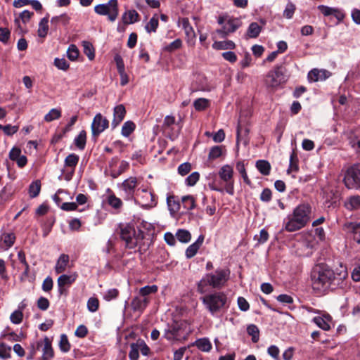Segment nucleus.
Returning a JSON list of instances; mask_svg holds the SVG:
<instances>
[{
  "instance_id": "29",
  "label": "nucleus",
  "mask_w": 360,
  "mask_h": 360,
  "mask_svg": "<svg viewBox=\"0 0 360 360\" xmlns=\"http://www.w3.org/2000/svg\"><path fill=\"white\" fill-rule=\"evenodd\" d=\"M212 47L216 50H231L235 49L236 45L233 41L227 40L223 41H214L212 44Z\"/></svg>"
},
{
  "instance_id": "20",
  "label": "nucleus",
  "mask_w": 360,
  "mask_h": 360,
  "mask_svg": "<svg viewBox=\"0 0 360 360\" xmlns=\"http://www.w3.org/2000/svg\"><path fill=\"white\" fill-rule=\"evenodd\" d=\"M140 15L135 10L125 11L122 15V22L124 25H130L139 21Z\"/></svg>"
},
{
  "instance_id": "34",
  "label": "nucleus",
  "mask_w": 360,
  "mask_h": 360,
  "mask_svg": "<svg viewBox=\"0 0 360 360\" xmlns=\"http://www.w3.org/2000/svg\"><path fill=\"white\" fill-rule=\"evenodd\" d=\"M79 162V156L75 153L68 155L65 159V166L72 168V173Z\"/></svg>"
},
{
  "instance_id": "21",
  "label": "nucleus",
  "mask_w": 360,
  "mask_h": 360,
  "mask_svg": "<svg viewBox=\"0 0 360 360\" xmlns=\"http://www.w3.org/2000/svg\"><path fill=\"white\" fill-rule=\"evenodd\" d=\"M203 240L204 236L200 235L195 243H192L187 248L186 250V256L187 258H192L196 255L199 248L202 245Z\"/></svg>"
},
{
  "instance_id": "41",
  "label": "nucleus",
  "mask_w": 360,
  "mask_h": 360,
  "mask_svg": "<svg viewBox=\"0 0 360 360\" xmlns=\"http://www.w3.org/2000/svg\"><path fill=\"white\" fill-rule=\"evenodd\" d=\"M82 46L84 54L90 60H92L95 57V50L92 44L89 41H83Z\"/></svg>"
},
{
  "instance_id": "43",
  "label": "nucleus",
  "mask_w": 360,
  "mask_h": 360,
  "mask_svg": "<svg viewBox=\"0 0 360 360\" xmlns=\"http://www.w3.org/2000/svg\"><path fill=\"white\" fill-rule=\"evenodd\" d=\"M183 206L188 210H191L195 207V200L192 195H186L182 198Z\"/></svg>"
},
{
  "instance_id": "10",
  "label": "nucleus",
  "mask_w": 360,
  "mask_h": 360,
  "mask_svg": "<svg viewBox=\"0 0 360 360\" xmlns=\"http://www.w3.org/2000/svg\"><path fill=\"white\" fill-rule=\"evenodd\" d=\"M217 21L219 25H223L221 29L217 31L220 37L223 38L226 37L229 34L234 32L241 26V21L238 18L220 16Z\"/></svg>"
},
{
  "instance_id": "47",
  "label": "nucleus",
  "mask_w": 360,
  "mask_h": 360,
  "mask_svg": "<svg viewBox=\"0 0 360 360\" xmlns=\"http://www.w3.org/2000/svg\"><path fill=\"white\" fill-rule=\"evenodd\" d=\"M248 333L252 336L253 342H257L259 340V330L257 326L251 324L247 328Z\"/></svg>"
},
{
  "instance_id": "36",
  "label": "nucleus",
  "mask_w": 360,
  "mask_h": 360,
  "mask_svg": "<svg viewBox=\"0 0 360 360\" xmlns=\"http://www.w3.org/2000/svg\"><path fill=\"white\" fill-rule=\"evenodd\" d=\"M159 21H158V17L157 15H154L149 22L146 25L145 29L147 32L151 33V32H155L157 30V28L158 27Z\"/></svg>"
},
{
  "instance_id": "12",
  "label": "nucleus",
  "mask_w": 360,
  "mask_h": 360,
  "mask_svg": "<svg viewBox=\"0 0 360 360\" xmlns=\"http://www.w3.org/2000/svg\"><path fill=\"white\" fill-rule=\"evenodd\" d=\"M108 120L101 113L96 114L91 126L92 135L94 136H98L101 133L108 128Z\"/></svg>"
},
{
  "instance_id": "26",
  "label": "nucleus",
  "mask_w": 360,
  "mask_h": 360,
  "mask_svg": "<svg viewBox=\"0 0 360 360\" xmlns=\"http://www.w3.org/2000/svg\"><path fill=\"white\" fill-rule=\"evenodd\" d=\"M347 231L354 233V239L360 244V222H349L345 224Z\"/></svg>"
},
{
  "instance_id": "13",
  "label": "nucleus",
  "mask_w": 360,
  "mask_h": 360,
  "mask_svg": "<svg viewBox=\"0 0 360 360\" xmlns=\"http://www.w3.org/2000/svg\"><path fill=\"white\" fill-rule=\"evenodd\" d=\"M178 26H181L185 32L186 41L191 46L195 45L196 35L195 31L186 18H179L178 20Z\"/></svg>"
},
{
  "instance_id": "24",
  "label": "nucleus",
  "mask_w": 360,
  "mask_h": 360,
  "mask_svg": "<svg viewBox=\"0 0 360 360\" xmlns=\"http://www.w3.org/2000/svg\"><path fill=\"white\" fill-rule=\"evenodd\" d=\"M70 261V257L68 255L62 254L57 260L55 266V271L56 274H60L66 270Z\"/></svg>"
},
{
  "instance_id": "11",
  "label": "nucleus",
  "mask_w": 360,
  "mask_h": 360,
  "mask_svg": "<svg viewBox=\"0 0 360 360\" xmlns=\"http://www.w3.org/2000/svg\"><path fill=\"white\" fill-rule=\"evenodd\" d=\"M134 200L136 204L144 208H151L157 204L155 195L147 189H142Z\"/></svg>"
},
{
  "instance_id": "55",
  "label": "nucleus",
  "mask_w": 360,
  "mask_h": 360,
  "mask_svg": "<svg viewBox=\"0 0 360 360\" xmlns=\"http://www.w3.org/2000/svg\"><path fill=\"white\" fill-rule=\"evenodd\" d=\"M182 46V41L180 39H176L169 44L165 46L164 50L168 52H173L175 50L180 49Z\"/></svg>"
},
{
  "instance_id": "9",
  "label": "nucleus",
  "mask_w": 360,
  "mask_h": 360,
  "mask_svg": "<svg viewBox=\"0 0 360 360\" xmlns=\"http://www.w3.org/2000/svg\"><path fill=\"white\" fill-rule=\"evenodd\" d=\"M343 182L349 189L360 188V164H355L347 168L345 172Z\"/></svg>"
},
{
  "instance_id": "52",
  "label": "nucleus",
  "mask_w": 360,
  "mask_h": 360,
  "mask_svg": "<svg viewBox=\"0 0 360 360\" xmlns=\"http://www.w3.org/2000/svg\"><path fill=\"white\" fill-rule=\"evenodd\" d=\"M59 347L61 351L63 352H68L70 349V345L69 343L68 337L66 335L63 334L60 335V340L59 342Z\"/></svg>"
},
{
  "instance_id": "35",
  "label": "nucleus",
  "mask_w": 360,
  "mask_h": 360,
  "mask_svg": "<svg viewBox=\"0 0 360 360\" xmlns=\"http://www.w3.org/2000/svg\"><path fill=\"white\" fill-rule=\"evenodd\" d=\"M86 141V132L84 130L81 131L74 140L75 146L80 150H83L85 148Z\"/></svg>"
},
{
  "instance_id": "30",
  "label": "nucleus",
  "mask_w": 360,
  "mask_h": 360,
  "mask_svg": "<svg viewBox=\"0 0 360 360\" xmlns=\"http://www.w3.org/2000/svg\"><path fill=\"white\" fill-rule=\"evenodd\" d=\"M49 31V18L47 17L43 18L39 23L37 34L39 37L44 38L47 35Z\"/></svg>"
},
{
  "instance_id": "49",
  "label": "nucleus",
  "mask_w": 360,
  "mask_h": 360,
  "mask_svg": "<svg viewBox=\"0 0 360 360\" xmlns=\"http://www.w3.org/2000/svg\"><path fill=\"white\" fill-rule=\"evenodd\" d=\"M167 203L171 212H176L180 209L179 202H176L172 195L167 196Z\"/></svg>"
},
{
  "instance_id": "40",
  "label": "nucleus",
  "mask_w": 360,
  "mask_h": 360,
  "mask_svg": "<svg viewBox=\"0 0 360 360\" xmlns=\"http://www.w3.org/2000/svg\"><path fill=\"white\" fill-rule=\"evenodd\" d=\"M176 238L181 243H188L191 240V235L187 230L179 229L176 233Z\"/></svg>"
},
{
  "instance_id": "60",
  "label": "nucleus",
  "mask_w": 360,
  "mask_h": 360,
  "mask_svg": "<svg viewBox=\"0 0 360 360\" xmlns=\"http://www.w3.org/2000/svg\"><path fill=\"white\" fill-rule=\"evenodd\" d=\"M269 233L265 229H262L259 235H255L254 239L257 240V244H263L267 241Z\"/></svg>"
},
{
  "instance_id": "57",
  "label": "nucleus",
  "mask_w": 360,
  "mask_h": 360,
  "mask_svg": "<svg viewBox=\"0 0 360 360\" xmlns=\"http://www.w3.org/2000/svg\"><path fill=\"white\" fill-rule=\"evenodd\" d=\"M67 55L70 60H75L79 56V50L74 44H71L67 51Z\"/></svg>"
},
{
  "instance_id": "22",
  "label": "nucleus",
  "mask_w": 360,
  "mask_h": 360,
  "mask_svg": "<svg viewBox=\"0 0 360 360\" xmlns=\"http://www.w3.org/2000/svg\"><path fill=\"white\" fill-rule=\"evenodd\" d=\"M15 236L13 233H6L1 235L0 238V247L2 249L7 250L10 248L15 243Z\"/></svg>"
},
{
  "instance_id": "3",
  "label": "nucleus",
  "mask_w": 360,
  "mask_h": 360,
  "mask_svg": "<svg viewBox=\"0 0 360 360\" xmlns=\"http://www.w3.org/2000/svg\"><path fill=\"white\" fill-rule=\"evenodd\" d=\"M311 207L308 204H301L293 211L292 217H288L285 223L286 231L292 232L304 227L309 221Z\"/></svg>"
},
{
  "instance_id": "46",
  "label": "nucleus",
  "mask_w": 360,
  "mask_h": 360,
  "mask_svg": "<svg viewBox=\"0 0 360 360\" xmlns=\"http://www.w3.org/2000/svg\"><path fill=\"white\" fill-rule=\"evenodd\" d=\"M236 169L238 171V172L241 174V176L245 184L248 185H250L251 181L250 179L248 176L245 165L243 162H238L236 163Z\"/></svg>"
},
{
  "instance_id": "58",
  "label": "nucleus",
  "mask_w": 360,
  "mask_h": 360,
  "mask_svg": "<svg viewBox=\"0 0 360 360\" xmlns=\"http://www.w3.org/2000/svg\"><path fill=\"white\" fill-rule=\"evenodd\" d=\"M99 307V301L96 297H90L87 301V309L91 312H95Z\"/></svg>"
},
{
  "instance_id": "63",
  "label": "nucleus",
  "mask_w": 360,
  "mask_h": 360,
  "mask_svg": "<svg viewBox=\"0 0 360 360\" xmlns=\"http://www.w3.org/2000/svg\"><path fill=\"white\" fill-rule=\"evenodd\" d=\"M200 174L198 172H195L191 173L186 179V184L189 186H194L199 180Z\"/></svg>"
},
{
  "instance_id": "16",
  "label": "nucleus",
  "mask_w": 360,
  "mask_h": 360,
  "mask_svg": "<svg viewBox=\"0 0 360 360\" xmlns=\"http://www.w3.org/2000/svg\"><path fill=\"white\" fill-rule=\"evenodd\" d=\"M331 75L330 72L326 70L313 69L308 73V79L310 82L323 81Z\"/></svg>"
},
{
  "instance_id": "54",
  "label": "nucleus",
  "mask_w": 360,
  "mask_h": 360,
  "mask_svg": "<svg viewBox=\"0 0 360 360\" xmlns=\"http://www.w3.org/2000/svg\"><path fill=\"white\" fill-rule=\"evenodd\" d=\"M222 153V147L219 146H213L211 148L208 158L210 160H214L219 158Z\"/></svg>"
},
{
  "instance_id": "32",
  "label": "nucleus",
  "mask_w": 360,
  "mask_h": 360,
  "mask_svg": "<svg viewBox=\"0 0 360 360\" xmlns=\"http://www.w3.org/2000/svg\"><path fill=\"white\" fill-rule=\"evenodd\" d=\"M262 27L257 22H252L250 24L248 30L247 35L250 38H256L259 36L261 32Z\"/></svg>"
},
{
  "instance_id": "53",
  "label": "nucleus",
  "mask_w": 360,
  "mask_h": 360,
  "mask_svg": "<svg viewBox=\"0 0 360 360\" xmlns=\"http://www.w3.org/2000/svg\"><path fill=\"white\" fill-rule=\"evenodd\" d=\"M249 133V129L247 127L243 128L241 125V124L239 122L237 127V131H236V143L238 145L240 139L243 136H248Z\"/></svg>"
},
{
  "instance_id": "14",
  "label": "nucleus",
  "mask_w": 360,
  "mask_h": 360,
  "mask_svg": "<svg viewBox=\"0 0 360 360\" xmlns=\"http://www.w3.org/2000/svg\"><path fill=\"white\" fill-rule=\"evenodd\" d=\"M138 186V179L135 176H130L125 179L118 186L124 192L126 195V200H130L133 198L135 189Z\"/></svg>"
},
{
  "instance_id": "64",
  "label": "nucleus",
  "mask_w": 360,
  "mask_h": 360,
  "mask_svg": "<svg viewBox=\"0 0 360 360\" xmlns=\"http://www.w3.org/2000/svg\"><path fill=\"white\" fill-rule=\"evenodd\" d=\"M267 353L275 360H280L279 359V353L280 350L278 347L276 345H271L267 349Z\"/></svg>"
},
{
  "instance_id": "56",
  "label": "nucleus",
  "mask_w": 360,
  "mask_h": 360,
  "mask_svg": "<svg viewBox=\"0 0 360 360\" xmlns=\"http://www.w3.org/2000/svg\"><path fill=\"white\" fill-rule=\"evenodd\" d=\"M23 319V313L21 310L14 311L10 316L11 321L14 324H20Z\"/></svg>"
},
{
  "instance_id": "5",
  "label": "nucleus",
  "mask_w": 360,
  "mask_h": 360,
  "mask_svg": "<svg viewBox=\"0 0 360 360\" xmlns=\"http://www.w3.org/2000/svg\"><path fill=\"white\" fill-rule=\"evenodd\" d=\"M233 169L229 165H223L219 170V176L221 181L224 183V186L210 184V188L218 192L226 191L230 195H234V179Z\"/></svg>"
},
{
  "instance_id": "50",
  "label": "nucleus",
  "mask_w": 360,
  "mask_h": 360,
  "mask_svg": "<svg viewBox=\"0 0 360 360\" xmlns=\"http://www.w3.org/2000/svg\"><path fill=\"white\" fill-rule=\"evenodd\" d=\"M208 105L209 101L204 98H198L193 103L196 110H203L207 108Z\"/></svg>"
},
{
  "instance_id": "39",
  "label": "nucleus",
  "mask_w": 360,
  "mask_h": 360,
  "mask_svg": "<svg viewBox=\"0 0 360 360\" xmlns=\"http://www.w3.org/2000/svg\"><path fill=\"white\" fill-rule=\"evenodd\" d=\"M329 319L328 317H314L313 321L321 329L324 330H329L330 327L328 322Z\"/></svg>"
},
{
  "instance_id": "51",
  "label": "nucleus",
  "mask_w": 360,
  "mask_h": 360,
  "mask_svg": "<svg viewBox=\"0 0 360 360\" xmlns=\"http://www.w3.org/2000/svg\"><path fill=\"white\" fill-rule=\"evenodd\" d=\"M296 7L294 4L292 2H288L286 5V7L283 11V16L287 19H290L292 18L295 11Z\"/></svg>"
},
{
  "instance_id": "42",
  "label": "nucleus",
  "mask_w": 360,
  "mask_h": 360,
  "mask_svg": "<svg viewBox=\"0 0 360 360\" xmlns=\"http://www.w3.org/2000/svg\"><path fill=\"white\" fill-rule=\"evenodd\" d=\"M136 125L131 121H127L122 127V134L125 137H128L135 129Z\"/></svg>"
},
{
  "instance_id": "38",
  "label": "nucleus",
  "mask_w": 360,
  "mask_h": 360,
  "mask_svg": "<svg viewBox=\"0 0 360 360\" xmlns=\"http://www.w3.org/2000/svg\"><path fill=\"white\" fill-rule=\"evenodd\" d=\"M61 117V110L58 108H52L44 116V120L47 122L58 120Z\"/></svg>"
},
{
  "instance_id": "7",
  "label": "nucleus",
  "mask_w": 360,
  "mask_h": 360,
  "mask_svg": "<svg viewBox=\"0 0 360 360\" xmlns=\"http://www.w3.org/2000/svg\"><path fill=\"white\" fill-rule=\"evenodd\" d=\"M120 236L125 242V245L129 249L136 247L140 240V233H136L134 226L129 224L120 225Z\"/></svg>"
},
{
  "instance_id": "48",
  "label": "nucleus",
  "mask_w": 360,
  "mask_h": 360,
  "mask_svg": "<svg viewBox=\"0 0 360 360\" xmlns=\"http://www.w3.org/2000/svg\"><path fill=\"white\" fill-rule=\"evenodd\" d=\"M299 169L297 164V157L295 152H292L290 157V165L288 169V173L291 172H297Z\"/></svg>"
},
{
  "instance_id": "37",
  "label": "nucleus",
  "mask_w": 360,
  "mask_h": 360,
  "mask_svg": "<svg viewBox=\"0 0 360 360\" xmlns=\"http://www.w3.org/2000/svg\"><path fill=\"white\" fill-rule=\"evenodd\" d=\"M108 204L114 209H120L122 207L123 203L120 198H117L115 194L107 196Z\"/></svg>"
},
{
  "instance_id": "25",
  "label": "nucleus",
  "mask_w": 360,
  "mask_h": 360,
  "mask_svg": "<svg viewBox=\"0 0 360 360\" xmlns=\"http://www.w3.org/2000/svg\"><path fill=\"white\" fill-rule=\"evenodd\" d=\"M76 278H77L76 274H72V275L63 274V275L60 276L57 281L58 285L60 288L59 289L60 292V293L63 292L62 288L63 286H65V285L72 284L76 280Z\"/></svg>"
},
{
  "instance_id": "44",
  "label": "nucleus",
  "mask_w": 360,
  "mask_h": 360,
  "mask_svg": "<svg viewBox=\"0 0 360 360\" xmlns=\"http://www.w3.org/2000/svg\"><path fill=\"white\" fill-rule=\"evenodd\" d=\"M18 258L20 262L22 264V266H23V267L25 269L24 272L22 273V275L26 277L29 274L30 266L26 261L25 252L22 250L19 251L18 253Z\"/></svg>"
},
{
  "instance_id": "17",
  "label": "nucleus",
  "mask_w": 360,
  "mask_h": 360,
  "mask_svg": "<svg viewBox=\"0 0 360 360\" xmlns=\"http://www.w3.org/2000/svg\"><path fill=\"white\" fill-rule=\"evenodd\" d=\"M126 115V110L122 104H120L114 108L113 120L112 121V128L117 127L124 120Z\"/></svg>"
},
{
  "instance_id": "1",
  "label": "nucleus",
  "mask_w": 360,
  "mask_h": 360,
  "mask_svg": "<svg viewBox=\"0 0 360 360\" xmlns=\"http://www.w3.org/2000/svg\"><path fill=\"white\" fill-rule=\"evenodd\" d=\"M348 273L345 266L333 271L323 264L316 266L311 274L312 288L315 290L325 291L328 289L344 288L346 286L345 280Z\"/></svg>"
},
{
  "instance_id": "6",
  "label": "nucleus",
  "mask_w": 360,
  "mask_h": 360,
  "mask_svg": "<svg viewBox=\"0 0 360 360\" xmlns=\"http://www.w3.org/2000/svg\"><path fill=\"white\" fill-rule=\"evenodd\" d=\"M287 70L283 65H276L270 70L264 79V84L267 89L276 90L288 80Z\"/></svg>"
},
{
  "instance_id": "19",
  "label": "nucleus",
  "mask_w": 360,
  "mask_h": 360,
  "mask_svg": "<svg viewBox=\"0 0 360 360\" xmlns=\"http://www.w3.org/2000/svg\"><path fill=\"white\" fill-rule=\"evenodd\" d=\"M150 302L149 298L142 297L139 295L133 298L131 305L134 311H143Z\"/></svg>"
},
{
  "instance_id": "8",
  "label": "nucleus",
  "mask_w": 360,
  "mask_h": 360,
  "mask_svg": "<svg viewBox=\"0 0 360 360\" xmlns=\"http://www.w3.org/2000/svg\"><path fill=\"white\" fill-rule=\"evenodd\" d=\"M94 11L100 15H107L110 22H114L118 15L117 0H109L106 4H98L94 7Z\"/></svg>"
},
{
  "instance_id": "59",
  "label": "nucleus",
  "mask_w": 360,
  "mask_h": 360,
  "mask_svg": "<svg viewBox=\"0 0 360 360\" xmlns=\"http://www.w3.org/2000/svg\"><path fill=\"white\" fill-rule=\"evenodd\" d=\"M130 360H138L139 357V346L136 343L130 345V352L129 353Z\"/></svg>"
},
{
  "instance_id": "18",
  "label": "nucleus",
  "mask_w": 360,
  "mask_h": 360,
  "mask_svg": "<svg viewBox=\"0 0 360 360\" xmlns=\"http://www.w3.org/2000/svg\"><path fill=\"white\" fill-rule=\"evenodd\" d=\"M318 9L324 16L334 15L338 20L344 18L343 13L338 8L320 5L318 6Z\"/></svg>"
},
{
  "instance_id": "4",
  "label": "nucleus",
  "mask_w": 360,
  "mask_h": 360,
  "mask_svg": "<svg viewBox=\"0 0 360 360\" xmlns=\"http://www.w3.org/2000/svg\"><path fill=\"white\" fill-rule=\"evenodd\" d=\"M202 302L210 313L215 316L226 307L228 297L223 292H215L204 296Z\"/></svg>"
},
{
  "instance_id": "27",
  "label": "nucleus",
  "mask_w": 360,
  "mask_h": 360,
  "mask_svg": "<svg viewBox=\"0 0 360 360\" xmlns=\"http://www.w3.org/2000/svg\"><path fill=\"white\" fill-rule=\"evenodd\" d=\"M193 345L197 347L198 349L204 352H209L212 349V343L207 338L198 339Z\"/></svg>"
},
{
  "instance_id": "31",
  "label": "nucleus",
  "mask_w": 360,
  "mask_h": 360,
  "mask_svg": "<svg viewBox=\"0 0 360 360\" xmlns=\"http://www.w3.org/2000/svg\"><path fill=\"white\" fill-rule=\"evenodd\" d=\"M256 167L263 175H269L271 170V165L266 160H259L256 162Z\"/></svg>"
},
{
  "instance_id": "45",
  "label": "nucleus",
  "mask_w": 360,
  "mask_h": 360,
  "mask_svg": "<svg viewBox=\"0 0 360 360\" xmlns=\"http://www.w3.org/2000/svg\"><path fill=\"white\" fill-rule=\"evenodd\" d=\"M41 190V183L39 180L32 182L29 187V194L31 198L37 197Z\"/></svg>"
},
{
  "instance_id": "33",
  "label": "nucleus",
  "mask_w": 360,
  "mask_h": 360,
  "mask_svg": "<svg viewBox=\"0 0 360 360\" xmlns=\"http://www.w3.org/2000/svg\"><path fill=\"white\" fill-rule=\"evenodd\" d=\"M158 288L156 285H146L141 288L139 291V295L144 298H149L148 295L157 292Z\"/></svg>"
},
{
  "instance_id": "2",
  "label": "nucleus",
  "mask_w": 360,
  "mask_h": 360,
  "mask_svg": "<svg viewBox=\"0 0 360 360\" xmlns=\"http://www.w3.org/2000/svg\"><path fill=\"white\" fill-rule=\"evenodd\" d=\"M230 277L228 269H217L214 272L205 274L198 283V290L201 294L206 292V287L220 289L224 287Z\"/></svg>"
},
{
  "instance_id": "61",
  "label": "nucleus",
  "mask_w": 360,
  "mask_h": 360,
  "mask_svg": "<svg viewBox=\"0 0 360 360\" xmlns=\"http://www.w3.org/2000/svg\"><path fill=\"white\" fill-rule=\"evenodd\" d=\"M43 340H37L35 342H33L30 347H31V351L30 354V359H32V357L36 354L37 352L39 350V349L43 347Z\"/></svg>"
},
{
  "instance_id": "62",
  "label": "nucleus",
  "mask_w": 360,
  "mask_h": 360,
  "mask_svg": "<svg viewBox=\"0 0 360 360\" xmlns=\"http://www.w3.org/2000/svg\"><path fill=\"white\" fill-rule=\"evenodd\" d=\"M54 65L58 69L62 70H67L69 68V63L65 58H56L54 60Z\"/></svg>"
},
{
  "instance_id": "15",
  "label": "nucleus",
  "mask_w": 360,
  "mask_h": 360,
  "mask_svg": "<svg viewBox=\"0 0 360 360\" xmlns=\"http://www.w3.org/2000/svg\"><path fill=\"white\" fill-rule=\"evenodd\" d=\"M315 245L314 240H303L297 244V252L300 256L308 257L312 254Z\"/></svg>"
},
{
  "instance_id": "28",
  "label": "nucleus",
  "mask_w": 360,
  "mask_h": 360,
  "mask_svg": "<svg viewBox=\"0 0 360 360\" xmlns=\"http://www.w3.org/2000/svg\"><path fill=\"white\" fill-rule=\"evenodd\" d=\"M345 207L349 210L360 209V195H353L347 198Z\"/></svg>"
},
{
  "instance_id": "23",
  "label": "nucleus",
  "mask_w": 360,
  "mask_h": 360,
  "mask_svg": "<svg viewBox=\"0 0 360 360\" xmlns=\"http://www.w3.org/2000/svg\"><path fill=\"white\" fill-rule=\"evenodd\" d=\"M44 345L42 347V359L43 360H50L53 357L54 352L51 346V342L49 338L45 337L43 340Z\"/></svg>"
}]
</instances>
